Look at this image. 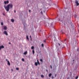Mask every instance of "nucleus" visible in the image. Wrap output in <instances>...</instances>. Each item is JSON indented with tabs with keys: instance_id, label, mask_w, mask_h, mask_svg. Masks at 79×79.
<instances>
[{
	"instance_id": "nucleus-1",
	"label": "nucleus",
	"mask_w": 79,
	"mask_h": 79,
	"mask_svg": "<svg viewBox=\"0 0 79 79\" xmlns=\"http://www.w3.org/2000/svg\"><path fill=\"white\" fill-rule=\"evenodd\" d=\"M13 4H9L7 5L6 6H5V8L7 11H9L10 8H13Z\"/></svg>"
},
{
	"instance_id": "nucleus-2",
	"label": "nucleus",
	"mask_w": 79,
	"mask_h": 79,
	"mask_svg": "<svg viewBox=\"0 0 79 79\" xmlns=\"http://www.w3.org/2000/svg\"><path fill=\"white\" fill-rule=\"evenodd\" d=\"M4 3L5 5L8 4V3H9V1H5L4 2Z\"/></svg>"
},
{
	"instance_id": "nucleus-3",
	"label": "nucleus",
	"mask_w": 79,
	"mask_h": 79,
	"mask_svg": "<svg viewBox=\"0 0 79 79\" xmlns=\"http://www.w3.org/2000/svg\"><path fill=\"white\" fill-rule=\"evenodd\" d=\"M3 34H5V35H8V33H7V31H3Z\"/></svg>"
},
{
	"instance_id": "nucleus-4",
	"label": "nucleus",
	"mask_w": 79,
	"mask_h": 79,
	"mask_svg": "<svg viewBox=\"0 0 79 79\" xmlns=\"http://www.w3.org/2000/svg\"><path fill=\"white\" fill-rule=\"evenodd\" d=\"M75 3H76V4H77V6H78L79 5V3L78 2V1L76 0Z\"/></svg>"
},
{
	"instance_id": "nucleus-5",
	"label": "nucleus",
	"mask_w": 79,
	"mask_h": 79,
	"mask_svg": "<svg viewBox=\"0 0 79 79\" xmlns=\"http://www.w3.org/2000/svg\"><path fill=\"white\" fill-rule=\"evenodd\" d=\"M6 61H7V64L9 66H10V61H9L8 60L6 59Z\"/></svg>"
},
{
	"instance_id": "nucleus-6",
	"label": "nucleus",
	"mask_w": 79,
	"mask_h": 79,
	"mask_svg": "<svg viewBox=\"0 0 79 79\" xmlns=\"http://www.w3.org/2000/svg\"><path fill=\"white\" fill-rule=\"evenodd\" d=\"M5 48V47L3 45L1 46H0V50H1L2 48Z\"/></svg>"
},
{
	"instance_id": "nucleus-7",
	"label": "nucleus",
	"mask_w": 79,
	"mask_h": 79,
	"mask_svg": "<svg viewBox=\"0 0 79 79\" xmlns=\"http://www.w3.org/2000/svg\"><path fill=\"white\" fill-rule=\"evenodd\" d=\"M4 30H7V27L6 26H5L3 27Z\"/></svg>"
},
{
	"instance_id": "nucleus-8",
	"label": "nucleus",
	"mask_w": 79,
	"mask_h": 79,
	"mask_svg": "<svg viewBox=\"0 0 79 79\" xmlns=\"http://www.w3.org/2000/svg\"><path fill=\"white\" fill-rule=\"evenodd\" d=\"M11 22H12V23H14L15 22V20L13 19H11Z\"/></svg>"
},
{
	"instance_id": "nucleus-9",
	"label": "nucleus",
	"mask_w": 79,
	"mask_h": 79,
	"mask_svg": "<svg viewBox=\"0 0 79 79\" xmlns=\"http://www.w3.org/2000/svg\"><path fill=\"white\" fill-rule=\"evenodd\" d=\"M35 66H37L38 65V63H37V62H35Z\"/></svg>"
},
{
	"instance_id": "nucleus-10",
	"label": "nucleus",
	"mask_w": 79,
	"mask_h": 79,
	"mask_svg": "<svg viewBox=\"0 0 79 79\" xmlns=\"http://www.w3.org/2000/svg\"><path fill=\"white\" fill-rule=\"evenodd\" d=\"M27 51H26L24 53V55H27Z\"/></svg>"
},
{
	"instance_id": "nucleus-11",
	"label": "nucleus",
	"mask_w": 79,
	"mask_h": 79,
	"mask_svg": "<svg viewBox=\"0 0 79 79\" xmlns=\"http://www.w3.org/2000/svg\"><path fill=\"white\" fill-rule=\"evenodd\" d=\"M41 77H42V78L44 79V76L43 75H41Z\"/></svg>"
},
{
	"instance_id": "nucleus-12",
	"label": "nucleus",
	"mask_w": 79,
	"mask_h": 79,
	"mask_svg": "<svg viewBox=\"0 0 79 79\" xmlns=\"http://www.w3.org/2000/svg\"><path fill=\"white\" fill-rule=\"evenodd\" d=\"M37 63H38V64L39 65H40V63L39 62V60H37Z\"/></svg>"
},
{
	"instance_id": "nucleus-13",
	"label": "nucleus",
	"mask_w": 79,
	"mask_h": 79,
	"mask_svg": "<svg viewBox=\"0 0 79 79\" xmlns=\"http://www.w3.org/2000/svg\"><path fill=\"white\" fill-rule=\"evenodd\" d=\"M26 38L27 40H29V37H28V36H27V35L26 36Z\"/></svg>"
},
{
	"instance_id": "nucleus-14",
	"label": "nucleus",
	"mask_w": 79,
	"mask_h": 79,
	"mask_svg": "<svg viewBox=\"0 0 79 79\" xmlns=\"http://www.w3.org/2000/svg\"><path fill=\"white\" fill-rule=\"evenodd\" d=\"M34 46H32L31 47V49H32L33 50H34Z\"/></svg>"
},
{
	"instance_id": "nucleus-15",
	"label": "nucleus",
	"mask_w": 79,
	"mask_h": 79,
	"mask_svg": "<svg viewBox=\"0 0 79 79\" xmlns=\"http://www.w3.org/2000/svg\"><path fill=\"white\" fill-rule=\"evenodd\" d=\"M48 76H49V77H51V76H52V73H50L49 74Z\"/></svg>"
},
{
	"instance_id": "nucleus-16",
	"label": "nucleus",
	"mask_w": 79,
	"mask_h": 79,
	"mask_svg": "<svg viewBox=\"0 0 79 79\" xmlns=\"http://www.w3.org/2000/svg\"><path fill=\"white\" fill-rule=\"evenodd\" d=\"M32 53H33V54H34V53H35V52L34 50V49L32 51Z\"/></svg>"
},
{
	"instance_id": "nucleus-17",
	"label": "nucleus",
	"mask_w": 79,
	"mask_h": 79,
	"mask_svg": "<svg viewBox=\"0 0 79 79\" xmlns=\"http://www.w3.org/2000/svg\"><path fill=\"white\" fill-rule=\"evenodd\" d=\"M40 61H41V62H43V60H42V59H41L40 60Z\"/></svg>"
},
{
	"instance_id": "nucleus-18",
	"label": "nucleus",
	"mask_w": 79,
	"mask_h": 79,
	"mask_svg": "<svg viewBox=\"0 0 79 79\" xmlns=\"http://www.w3.org/2000/svg\"><path fill=\"white\" fill-rule=\"evenodd\" d=\"M22 61H24V59L22 58Z\"/></svg>"
},
{
	"instance_id": "nucleus-19",
	"label": "nucleus",
	"mask_w": 79,
	"mask_h": 79,
	"mask_svg": "<svg viewBox=\"0 0 79 79\" xmlns=\"http://www.w3.org/2000/svg\"><path fill=\"white\" fill-rule=\"evenodd\" d=\"M1 25H2V26H3V23L2 22L1 23Z\"/></svg>"
},
{
	"instance_id": "nucleus-20",
	"label": "nucleus",
	"mask_w": 79,
	"mask_h": 79,
	"mask_svg": "<svg viewBox=\"0 0 79 79\" xmlns=\"http://www.w3.org/2000/svg\"><path fill=\"white\" fill-rule=\"evenodd\" d=\"M41 46H42V47H44V44H42Z\"/></svg>"
},
{
	"instance_id": "nucleus-21",
	"label": "nucleus",
	"mask_w": 79,
	"mask_h": 79,
	"mask_svg": "<svg viewBox=\"0 0 79 79\" xmlns=\"http://www.w3.org/2000/svg\"><path fill=\"white\" fill-rule=\"evenodd\" d=\"M78 78V76H77L75 77L76 79H77Z\"/></svg>"
},
{
	"instance_id": "nucleus-22",
	"label": "nucleus",
	"mask_w": 79,
	"mask_h": 79,
	"mask_svg": "<svg viewBox=\"0 0 79 79\" xmlns=\"http://www.w3.org/2000/svg\"><path fill=\"white\" fill-rule=\"evenodd\" d=\"M16 69L17 70H19V68H16Z\"/></svg>"
},
{
	"instance_id": "nucleus-23",
	"label": "nucleus",
	"mask_w": 79,
	"mask_h": 79,
	"mask_svg": "<svg viewBox=\"0 0 79 79\" xmlns=\"http://www.w3.org/2000/svg\"><path fill=\"white\" fill-rule=\"evenodd\" d=\"M41 13L42 14V15H43V12H42V11H41Z\"/></svg>"
},
{
	"instance_id": "nucleus-24",
	"label": "nucleus",
	"mask_w": 79,
	"mask_h": 79,
	"mask_svg": "<svg viewBox=\"0 0 79 79\" xmlns=\"http://www.w3.org/2000/svg\"><path fill=\"white\" fill-rule=\"evenodd\" d=\"M52 79H53V78H54V77H53V76H52Z\"/></svg>"
},
{
	"instance_id": "nucleus-25",
	"label": "nucleus",
	"mask_w": 79,
	"mask_h": 79,
	"mask_svg": "<svg viewBox=\"0 0 79 79\" xmlns=\"http://www.w3.org/2000/svg\"><path fill=\"white\" fill-rule=\"evenodd\" d=\"M50 67H51V69H52V65H50Z\"/></svg>"
},
{
	"instance_id": "nucleus-26",
	"label": "nucleus",
	"mask_w": 79,
	"mask_h": 79,
	"mask_svg": "<svg viewBox=\"0 0 79 79\" xmlns=\"http://www.w3.org/2000/svg\"><path fill=\"white\" fill-rule=\"evenodd\" d=\"M3 15L4 16H5V14L4 13H3Z\"/></svg>"
},
{
	"instance_id": "nucleus-27",
	"label": "nucleus",
	"mask_w": 79,
	"mask_h": 79,
	"mask_svg": "<svg viewBox=\"0 0 79 79\" xmlns=\"http://www.w3.org/2000/svg\"><path fill=\"white\" fill-rule=\"evenodd\" d=\"M44 42H46V41L45 40H44Z\"/></svg>"
},
{
	"instance_id": "nucleus-28",
	"label": "nucleus",
	"mask_w": 79,
	"mask_h": 79,
	"mask_svg": "<svg viewBox=\"0 0 79 79\" xmlns=\"http://www.w3.org/2000/svg\"><path fill=\"white\" fill-rule=\"evenodd\" d=\"M56 74L55 75V77H56Z\"/></svg>"
},
{
	"instance_id": "nucleus-29",
	"label": "nucleus",
	"mask_w": 79,
	"mask_h": 79,
	"mask_svg": "<svg viewBox=\"0 0 79 79\" xmlns=\"http://www.w3.org/2000/svg\"><path fill=\"white\" fill-rule=\"evenodd\" d=\"M11 71H13V69H11Z\"/></svg>"
},
{
	"instance_id": "nucleus-30",
	"label": "nucleus",
	"mask_w": 79,
	"mask_h": 79,
	"mask_svg": "<svg viewBox=\"0 0 79 79\" xmlns=\"http://www.w3.org/2000/svg\"><path fill=\"white\" fill-rule=\"evenodd\" d=\"M14 13H16V10H15L14 11Z\"/></svg>"
},
{
	"instance_id": "nucleus-31",
	"label": "nucleus",
	"mask_w": 79,
	"mask_h": 79,
	"mask_svg": "<svg viewBox=\"0 0 79 79\" xmlns=\"http://www.w3.org/2000/svg\"><path fill=\"white\" fill-rule=\"evenodd\" d=\"M29 12H31V10H29Z\"/></svg>"
},
{
	"instance_id": "nucleus-32",
	"label": "nucleus",
	"mask_w": 79,
	"mask_h": 79,
	"mask_svg": "<svg viewBox=\"0 0 79 79\" xmlns=\"http://www.w3.org/2000/svg\"><path fill=\"white\" fill-rule=\"evenodd\" d=\"M30 37L31 38H31V36H30Z\"/></svg>"
},
{
	"instance_id": "nucleus-33",
	"label": "nucleus",
	"mask_w": 79,
	"mask_h": 79,
	"mask_svg": "<svg viewBox=\"0 0 79 79\" xmlns=\"http://www.w3.org/2000/svg\"><path fill=\"white\" fill-rule=\"evenodd\" d=\"M46 71H47V72H48V70L47 69L46 70Z\"/></svg>"
},
{
	"instance_id": "nucleus-34",
	"label": "nucleus",
	"mask_w": 79,
	"mask_h": 79,
	"mask_svg": "<svg viewBox=\"0 0 79 79\" xmlns=\"http://www.w3.org/2000/svg\"><path fill=\"white\" fill-rule=\"evenodd\" d=\"M31 40H32V38H31Z\"/></svg>"
},
{
	"instance_id": "nucleus-35",
	"label": "nucleus",
	"mask_w": 79,
	"mask_h": 79,
	"mask_svg": "<svg viewBox=\"0 0 79 79\" xmlns=\"http://www.w3.org/2000/svg\"><path fill=\"white\" fill-rule=\"evenodd\" d=\"M9 44H11V43H9Z\"/></svg>"
},
{
	"instance_id": "nucleus-36",
	"label": "nucleus",
	"mask_w": 79,
	"mask_h": 79,
	"mask_svg": "<svg viewBox=\"0 0 79 79\" xmlns=\"http://www.w3.org/2000/svg\"><path fill=\"white\" fill-rule=\"evenodd\" d=\"M52 25H53V24H52V23H51V26H52Z\"/></svg>"
},
{
	"instance_id": "nucleus-37",
	"label": "nucleus",
	"mask_w": 79,
	"mask_h": 79,
	"mask_svg": "<svg viewBox=\"0 0 79 79\" xmlns=\"http://www.w3.org/2000/svg\"><path fill=\"white\" fill-rule=\"evenodd\" d=\"M59 45L60 46V44H59Z\"/></svg>"
},
{
	"instance_id": "nucleus-38",
	"label": "nucleus",
	"mask_w": 79,
	"mask_h": 79,
	"mask_svg": "<svg viewBox=\"0 0 79 79\" xmlns=\"http://www.w3.org/2000/svg\"><path fill=\"white\" fill-rule=\"evenodd\" d=\"M75 18H76V16H75Z\"/></svg>"
},
{
	"instance_id": "nucleus-39",
	"label": "nucleus",
	"mask_w": 79,
	"mask_h": 79,
	"mask_svg": "<svg viewBox=\"0 0 79 79\" xmlns=\"http://www.w3.org/2000/svg\"><path fill=\"white\" fill-rule=\"evenodd\" d=\"M73 61H74V60H73Z\"/></svg>"
},
{
	"instance_id": "nucleus-40",
	"label": "nucleus",
	"mask_w": 79,
	"mask_h": 79,
	"mask_svg": "<svg viewBox=\"0 0 79 79\" xmlns=\"http://www.w3.org/2000/svg\"><path fill=\"white\" fill-rule=\"evenodd\" d=\"M60 79H61V78H60Z\"/></svg>"
}]
</instances>
